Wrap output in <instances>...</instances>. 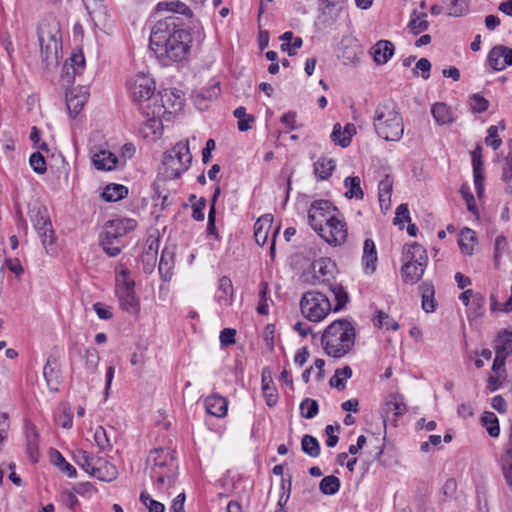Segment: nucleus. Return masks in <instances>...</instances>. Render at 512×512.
<instances>
[{
    "instance_id": "obj_1",
    "label": "nucleus",
    "mask_w": 512,
    "mask_h": 512,
    "mask_svg": "<svg viewBox=\"0 0 512 512\" xmlns=\"http://www.w3.org/2000/svg\"><path fill=\"white\" fill-rule=\"evenodd\" d=\"M192 45V36L177 16H166L158 20L150 35V46L158 58L180 62L187 58Z\"/></svg>"
},
{
    "instance_id": "obj_2",
    "label": "nucleus",
    "mask_w": 512,
    "mask_h": 512,
    "mask_svg": "<svg viewBox=\"0 0 512 512\" xmlns=\"http://www.w3.org/2000/svg\"><path fill=\"white\" fill-rule=\"evenodd\" d=\"M336 304L332 307L329 298L319 291H307L300 300V310L304 318L311 322L323 321L330 312L339 311L348 301V296L341 285L333 284L330 286Z\"/></svg>"
},
{
    "instance_id": "obj_3",
    "label": "nucleus",
    "mask_w": 512,
    "mask_h": 512,
    "mask_svg": "<svg viewBox=\"0 0 512 512\" xmlns=\"http://www.w3.org/2000/svg\"><path fill=\"white\" fill-rule=\"evenodd\" d=\"M356 331L347 319H338L329 324L321 337L325 353L333 358L347 355L355 344Z\"/></svg>"
},
{
    "instance_id": "obj_4",
    "label": "nucleus",
    "mask_w": 512,
    "mask_h": 512,
    "mask_svg": "<svg viewBox=\"0 0 512 512\" xmlns=\"http://www.w3.org/2000/svg\"><path fill=\"white\" fill-rule=\"evenodd\" d=\"M38 42L43 62L56 64L62 49V33L59 21L53 15L45 16L38 25Z\"/></svg>"
},
{
    "instance_id": "obj_5",
    "label": "nucleus",
    "mask_w": 512,
    "mask_h": 512,
    "mask_svg": "<svg viewBox=\"0 0 512 512\" xmlns=\"http://www.w3.org/2000/svg\"><path fill=\"white\" fill-rule=\"evenodd\" d=\"M147 463L151 478L159 490L170 488L177 476V463L174 453L168 448H158L150 452Z\"/></svg>"
},
{
    "instance_id": "obj_6",
    "label": "nucleus",
    "mask_w": 512,
    "mask_h": 512,
    "mask_svg": "<svg viewBox=\"0 0 512 512\" xmlns=\"http://www.w3.org/2000/svg\"><path fill=\"white\" fill-rule=\"evenodd\" d=\"M376 134L386 141H399L404 133L403 119L394 102L380 104L373 119Z\"/></svg>"
},
{
    "instance_id": "obj_7",
    "label": "nucleus",
    "mask_w": 512,
    "mask_h": 512,
    "mask_svg": "<svg viewBox=\"0 0 512 512\" xmlns=\"http://www.w3.org/2000/svg\"><path fill=\"white\" fill-rule=\"evenodd\" d=\"M192 163V154L189 140L177 142L164 153L162 161V174L166 179L175 180L185 173Z\"/></svg>"
},
{
    "instance_id": "obj_8",
    "label": "nucleus",
    "mask_w": 512,
    "mask_h": 512,
    "mask_svg": "<svg viewBox=\"0 0 512 512\" xmlns=\"http://www.w3.org/2000/svg\"><path fill=\"white\" fill-rule=\"evenodd\" d=\"M403 261L401 268L403 281L411 285L420 281L428 263L427 252L423 246L416 242L406 245L403 250Z\"/></svg>"
},
{
    "instance_id": "obj_9",
    "label": "nucleus",
    "mask_w": 512,
    "mask_h": 512,
    "mask_svg": "<svg viewBox=\"0 0 512 512\" xmlns=\"http://www.w3.org/2000/svg\"><path fill=\"white\" fill-rule=\"evenodd\" d=\"M115 293L121 309L131 315L140 311V300L135 293V281L123 265L116 268Z\"/></svg>"
},
{
    "instance_id": "obj_10",
    "label": "nucleus",
    "mask_w": 512,
    "mask_h": 512,
    "mask_svg": "<svg viewBox=\"0 0 512 512\" xmlns=\"http://www.w3.org/2000/svg\"><path fill=\"white\" fill-rule=\"evenodd\" d=\"M129 96L142 110L144 105L151 107L155 98L156 85L154 79L146 73L139 72L128 81Z\"/></svg>"
},
{
    "instance_id": "obj_11",
    "label": "nucleus",
    "mask_w": 512,
    "mask_h": 512,
    "mask_svg": "<svg viewBox=\"0 0 512 512\" xmlns=\"http://www.w3.org/2000/svg\"><path fill=\"white\" fill-rule=\"evenodd\" d=\"M29 216L44 248L48 253H53L56 237L47 209L41 205H34L29 210Z\"/></svg>"
},
{
    "instance_id": "obj_12",
    "label": "nucleus",
    "mask_w": 512,
    "mask_h": 512,
    "mask_svg": "<svg viewBox=\"0 0 512 512\" xmlns=\"http://www.w3.org/2000/svg\"><path fill=\"white\" fill-rule=\"evenodd\" d=\"M146 118L145 122L140 128V134L148 141H155L162 135L164 109L163 106L155 105L152 109L144 105L142 110H139Z\"/></svg>"
},
{
    "instance_id": "obj_13",
    "label": "nucleus",
    "mask_w": 512,
    "mask_h": 512,
    "mask_svg": "<svg viewBox=\"0 0 512 512\" xmlns=\"http://www.w3.org/2000/svg\"><path fill=\"white\" fill-rule=\"evenodd\" d=\"M339 210L328 200L314 201L308 210V222L312 229L322 231V227L339 214Z\"/></svg>"
},
{
    "instance_id": "obj_14",
    "label": "nucleus",
    "mask_w": 512,
    "mask_h": 512,
    "mask_svg": "<svg viewBox=\"0 0 512 512\" xmlns=\"http://www.w3.org/2000/svg\"><path fill=\"white\" fill-rule=\"evenodd\" d=\"M323 240L331 246H341L348 237V228L341 213L332 218L322 227V231L316 232Z\"/></svg>"
},
{
    "instance_id": "obj_15",
    "label": "nucleus",
    "mask_w": 512,
    "mask_h": 512,
    "mask_svg": "<svg viewBox=\"0 0 512 512\" xmlns=\"http://www.w3.org/2000/svg\"><path fill=\"white\" fill-rule=\"evenodd\" d=\"M184 103V97L179 90L176 89H165L160 92L151 103V109L157 106H163L164 118L170 120L172 114L177 113L182 109Z\"/></svg>"
},
{
    "instance_id": "obj_16",
    "label": "nucleus",
    "mask_w": 512,
    "mask_h": 512,
    "mask_svg": "<svg viewBox=\"0 0 512 512\" xmlns=\"http://www.w3.org/2000/svg\"><path fill=\"white\" fill-rule=\"evenodd\" d=\"M137 223L131 218H116L108 221L104 226L106 240H117L134 230Z\"/></svg>"
},
{
    "instance_id": "obj_17",
    "label": "nucleus",
    "mask_w": 512,
    "mask_h": 512,
    "mask_svg": "<svg viewBox=\"0 0 512 512\" xmlns=\"http://www.w3.org/2000/svg\"><path fill=\"white\" fill-rule=\"evenodd\" d=\"M88 97V89L83 86L71 88L66 93L67 109L72 118H75L82 111Z\"/></svg>"
},
{
    "instance_id": "obj_18",
    "label": "nucleus",
    "mask_w": 512,
    "mask_h": 512,
    "mask_svg": "<svg viewBox=\"0 0 512 512\" xmlns=\"http://www.w3.org/2000/svg\"><path fill=\"white\" fill-rule=\"evenodd\" d=\"M487 61L493 70H504L512 65V48L503 45L494 46L488 54Z\"/></svg>"
},
{
    "instance_id": "obj_19",
    "label": "nucleus",
    "mask_w": 512,
    "mask_h": 512,
    "mask_svg": "<svg viewBox=\"0 0 512 512\" xmlns=\"http://www.w3.org/2000/svg\"><path fill=\"white\" fill-rule=\"evenodd\" d=\"M214 298L221 308H227L232 305L234 300V289L229 277L223 276L219 279Z\"/></svg>"
},
{
    "instance_id": "obj_20",
    "label": "nucleus",
    "mask_w": 512,
    "mask_h": 512,
    "mask_svg": "<svg viewBox=\"0 0 512 512\" xmlns=\"http://www.w3.org/2000/svg\"><path fill=\"white\" fill-rule=\"evenodd\" d=\"M88 14L96 26L104 27L108 21V12L104 0H83Z\"/></svg>"
},
{
    "instance_id": "obj_21",
    "label": "nucleus",
    "mask_w": 512,
    "mask_h": 512,
    "mask_svg": "<svg viewBox=\"0 0 512 512\" xmlns=\"http://www.w3.org/2000/svg\"><path fill=\"white\" fill-rule=\"evenodd\" d=\"M101 481H112L117 476L116 467L105 459L98 457L94 460L93 466L88 473Z\"/></svg>"
},
{
    "instance_id": "obj_22",
    "label": "nucleus",
    "mask_w": 512,
    "mask_h": 512,
    "mask_svg": "<svg viewBox=\"0 0 512 512\" xmlns=\"http://www.w3.org/2000/svg\"><path fill=\"white\" fill-rule=\"evenodd\" d=\"M92 162L97 170L111 171L116 168L118 159L108 150H98L93 153Z\"/></svg>"
},
{
    "instance_id": "obj_23",
    "label": "nucleus",
    "mask_w": 512,
    "mask_h": 512,
    "mask_svg": "<svg viewBox=\"0 0 512 512\" xmlns=\"http://www.w3.org/2000/svg\"><path fill=\"white\" fill-rule=\"evenodd\" d=\"M356 134V128L354 124L348 123L345 125L344 129H342L339 123H336L333 126V131L331 133V140L341 147H347L351 143V139L353 135Z\"/></svg>"
},
{
    "instance_id": "obj_24",
    "label": "nucleus",
    "mask_w": 512,
    "mask_h": 512,
    "mask_svg": "<svg viewBox=\"0 0 512 512\" xmlns=\"http://www.w3.org/2000/svg\"><path fill=\"white\" fill-rule=\"evenodd\" d=\"M85 67V58L82 52L73 53L63 66V76L69 82L77 74H81Z\"/></svg>"
},
{
    "instance_id": "obj_25",
    "label": "nucleus",
    "mask_w": 512,
    "mask_h": 512,
    "mask_svg": "<svg viewBox=\"0 0 512 512\" xmlns=\"http://www.w3.org/2000/svg\"><path fill=\"white\" fill-rule=\"evenodd\" d=\"M371 53L378 65L386 64L394 54V45L388 40H380L372 47Z\"/></svg>"
},
{
    "instance_id": "obj_26",
    "label": "nucleus",
    "mask_w": 512,
    "mask_h": 512,
    "mask_svg": "<svg viewBox=\"0 0 512 512\" xmlns=\"http://www.w3.org/2000/svg\"><path fill=\"white\" fill-rule=\"evenodd\" d=\"M205 407L209 414L222 418L227 414L228 402L224 397L214 394L205 399Z\"/></svg>"
},
{
    "instance_id": "obj_27",
    "label": "nucleus",
    "mask_w": 512,
    "mask_h": 512,
    "mask_svg": "<svg viewBox=\"0 0 512 512\" xmlns=\"http://www.w3.org/2000/svg\"><path fill=\"white\" fill-rule=\"evenodd\" d=\"M377 251L375 243L371 239H366L363 247L362 263L367 274H372L376 269Z\"/></svg>"
},
{
    "instance_id": "obj_28",
    "label": "nucleus",
    "mask_w": 512,
    "mask_h": 512,
    "mask_svg": "<svg viewBox=\"0 0 512 512\" xmlns=\"http://www.w3.org/2000/svg\"><path fill=\"white\" fill-rule=\"evenodd\" d=\"M155 12L157 14L168 13V16H174L175 13L187 15L190 10L185 3L179 0H165L155 6Z\"/></svg>"
},
{
    "instance_id": "obj_29",
    "label": "nucleus",
    "mask_w": 512,
    "mask_h": 512,
    "mask_svg": "<svg viewBox=\"0 0 512 512\" xmlns=\"http://www.w3.org/2000/svg\"><path fill=\"white\" fill-rule=\"evenodd\" d=\"M431 114L438 125H449L455 120L452 109L442 102L433 104Z\"/></svg>"
},
{
    "instance_id": "obj_30",
    "label": "nucleus",
    "mask_w": 512,
    "mask_h": 512,
    "mask_svg": "<svg viewBox=\"0 0 512 512\" xmlns=\"http://www.w3.org/2000/svg\"><path fill=\"white\" fill-rule=\"evenodd\" d=\"M406 411L407 407L403 398L396 394L391 395L383 407L385 417H388L390 414H392L394 417H398L405 414Z\"/></svg>"
},
{
    "instance_id": "obj_31",
    "label": "nucleus",
    "mask_w": 512,
    "mask_h": 512,
    "mask_svg": "<svg viewBox=\"0 0 512 512\" xmlns=\"http://www.w3.org/2000/svg\"><path fill=\"white\" fill-rule=\"evenodd\" d=\"M272 225V217L265 215L260 217L254 225V237L257 244L263 246L268 238V233Z\"/></svg>"
},
{
    "instance_id": "obj_32",
    "label": "nucleus",
    "mask_w": 512,
    "mask_h": 512,
    "mask_svg": "<svg viewBox=\"0 0 512 512\" xmlns=\"http://www.w3.org/2000/svg\"><path fill=\"white\" fill-rule=\"evenodd\" d=\"M43 376L46 380L47 386L51 391H58L61 383V373L55 363L47 361L43 368Z\"/></svg>"
},
{
    "instance_id": "obj_33",
    "label": "nucleus",
    "mask_w": 512,
    "mask_h": 512,
    "mask_svg": "<svg viewBox=\"0 0 512 512\" xmlns=\"http://www.w3.org/2000/svg\"><path fill=\"white\" fill-rule=\"evenodd\" d=\"M336 168V163L332 158L320 157L314 163V174L318 180L328 179Z\"/></svg>"
},
{
    "instance_id": "obj_34",
    "label": "nucleus",
    "mask_w": 512,
    "mask_h": 512,
    "mask_svg": "<svg viewBox=\"0 0 512 512\" xmlns=\"http://www.w3.org/2000/svg\"><path fill=\"white\" fill-rule=\"evenodd\" d=\"M501 466L506 482L512 486V431L501 457Z\"/></svg>"
},
{
    "instance_id": "obj_35",
    "label": "nucleus",
    "mask_w": 512,
    "mask_h": 512,
    "mask_svg": "<svg viewBox=\"0 0 512 512\" xmlns=\"http://www.w3.org/2000/svg\"><path fill=\"white\" fill-rule=\"evenodd\" d=\"M477 243L475 232L470 228H464L460 233L459 246L466 255H472Z\"/></svg>"
},
{
    "instance_id": "obj_36",
    "label": "nucleus",
    "mask_w": 512,
    "mask_h": 512,
    "mask_svg": "<svg viewBox=\"0 0 512 512\" xmlns=\"http://www.w3.org/2000/svg\"><path fill=\"white\" fill-rule=\"evenodd\" d=\"M128 194V189L124 185L121 184H109L105 187L104 191L102 192L101 196L102 198L107 202H116L124 197H126Z\"/></svg>"
},
{
    "instance_id": "obj_37",
    "label": "nucleus",
    "mask_w": 512,
    "mask_h": 512,
    "mask_svg": "<svg viewBox=\"0 0 512 512\" xmlns=\"http://www.w3.org/2000/svg\"><path fill=\"white\" fill-rule=\"evenodd\" d=\"M429 27V22L427 21V14L424 12L413 11L410 16V21L408 24V28L414 35H418L424 31H426Z\"/></svg>"
},
{
    "instance_id": "obj_38",
    "label": "nucleus",
    "mask_w": 512,
    "mask_h": 512,
    "mask_svg": "<svg viewBox=\"0 0 512 512\" xmlns=\"http://www.w3.org/2000/svg\"><path fill=\"white\" fill-rule=\"evenodd\" d=\"M393 190V180L387 175L378 185V198L381 207L388 208Z\"/></svg>"
},
{
    "instance_id": "obj_39",
    "label": "nucleus",
    "mask_w": 512,
    "mask_h": 512,
    "mask_svg": "<svg viewBox=\"0 0 512 512\" xmlns=\"http://www.w3.org/2000/svg\"><path fill=\"white\" fill-rule=\"evenodd\" d=\"M422 295V308L425 312H434L436 308L434 300V287L431 283L424 282L419 287Z\"/></svg>"
},
{
    "instance_id": "obj_40",
    "label": "nucleus",
    "mask_w": 512,
    "mask_h": 512,
    "mask_svg": "<svg viewBox=\"0 0 512 512\" xmlns=\"http://www.w3.org/2000/svg\"><path fill=\"white\" fill-rule=\"evenodd\" d=\"M334 269V264L328 258H320L313 262L312 270L314 273H318L322 279L316 276L318 282L326 281V277L331 275Z\"/></svg>"
},
{
    "instance_id": "obj_41",
    "label": "nucleus",
    "mask_w": 512,
    "mask_h": 512,
    "mask_svg": "<svg viewBox=\"0 0 512 512\" xmlns=\"http://www.w3.org/2000/svg\"><path fill=\"white\" fill-rule=\"evenodd\" d=\"M496 354H502L507 357L512 352V332L504 330L501 332L495 341Z\"/></svg>"
},
{
    "instance_id": "obj_42",
    "label": "nucleus",
    "mask_w": 512,
    "mask_h": 512,
    "mask_svg": "<svg viewBox=\"0 0 512 512\" xmlns=\"http://www.w3.org/2000/svg\"><path fill=\"white\" fill-rule=\"evenodd\" d=\"M352 376V369L349 366L336 369L334 375L330 378V386L342 390L345 388V381Z\"/></svg>"
},
{
    "instance_id": "obj_43",
    "label": "nucleus",
    "mask_w": 512,
    "mask_h": 512,
    "mask_svg": "<svg viewBox=\"0 0 512 512\" xmlns=\"http://www.w3.org/2000/svg\"><path fill=\"white\" fill-rule=\"evenodd\" d=\"M280 39L283 41L281 45L282 51H287L290 56L295 54V50L302 46V39L294 37L291 31L285 32Z\"/></svg>"
},
{
    "instance_id": "obj_44",
    "label": "nucleus",
    "mask_w": 512,
    "mask_h": 512,
    "mask_svg": "<svg viewBox=\"0 0 512 512\" xmlns=\"http://www.w3.org/2000/svg\"><path fill=\"white\" fill-rule=\"evenodd\" d=\"M360 184H361V181L358 176L345 178L344 185L347 189L345 195L348 198L362 199L364 193L362 191Z\"/></svg>"
},
{
    "instance_id": "obj_45",
    "label": "nucleus",
    "mask_w": 512,
    "mask_h": 512,
    "mask_svg": "<svg viewBox=\"0 0 512 512\" xmlns=\"http://www.w3.org/2000/svg\"><path fill=\"white\" fill-rule=\"evenodd\" d=\"M481 422L491 437L499 436V422L497 416L493 412H485L481 417Z\"/></svg>"
},
{
    "instance_id": "obj_46",
    "label": "nucleus",
    "mask_w": 512,
    "mask_h": 512,
    "mask_svg": "<svg viewBox=\"0 0 512 512\" xmlns=\"http://www.w3.org/2000/svg\"><path fill=\"white\" fill-rule=\"evenodd\" d=\"M447 15L450 17H460L469 11L467 0H448Z\"/></svg>"
},
{
    "instance_id": "obj_47",
    "label": "nucleus",
    "mask_w": 512,
    "mask_h": 512,
    "mask_svg": "<svg viewBox=\"0 0 512 512\" xmlns=\"http://www.w3.org/2000/svg\"><path fill=\"white\" fill-rule=\"evenodd\" d=\"M319 489L324 495H334L340 489V480L333 475L326 476L320 481Z\"/></svg>"
},
{
    "instance_id": "obj_48",
    "label": "nucleus",
    "mask_w": 512,
    "mask_h": 512,
    "mask_svg": "<svg viewBox=\"0 0 512 512\" xmlns=\"http://www.w3.org/2000/svg\"><path fill=\"white\" fill-rule=\"evenodd\" d=\"M94 442L101 451H110L112 449V443L103 426L96 427L94 431Z\"/></svg>"
},
{
    "instance_id": "obj_49",
    "label": "nucleus",
    "mask_w": 512,
    "mask_h": 512,
    "mask_svg": "<svg viewBox=\"0 0 512 512\" xmlns=\"http://www.w3.org/2000/svg\"><path fill=\"white\" fill-rule=\"evenodd\" d=\"M299 408L301 416L306 419L314 418L319 412L318 402L311 398H305Z\"/></svg>"
},
{
    "instance_id": "obj_50",
    "label": "nucleus",
    "mask_w": 512,
    "mask_h": 512,
    "mask_svg": "<svg viewBox=\"0 0 512 512\" xmlns=\"http://www.w3.org/2000/svg\"><path fill=\"white\" fill-rule=\"evenodd\" d=\"M301 447L303 452L311 457H317L320 454L319 442L311 435H304L301 441Z\"/></svg>"
},
{
    "instance_id": "obj_51",
    "label": "nucleus",
    "mask_w": 512,
    "mask_h": 512,
    "mask_svg": "<svg viewBox=\"0 0 512 512\" xmlns=\"http://www.w3.org/2000/svg\"><path fill=\"white\" fill-rule=\"evenodd\" d=\"M374 325L379 328H385L386 330L391 329L394 331L399 328L398 322L391 319L390 316L383 311H377L374 318Z\"/></svg>"
},
{
    "instance_id": "obj_52",
    "label": "nucleus",
    "mask_w": 512,
    "mask_h": 512,
    "mask_svg": "<svg viewBox=\"0 0 512 512\" xmlns=\"http://www.w3.org/2000/svg\"><path fill=\"white\" fill-rule=\"evenodd\" d=\"M234 116L238 119V129L240 131H247L251 128V123L254 117L246 113L245 107H238L234 110Z\"/></svg>"
},
{
    "instance_id": "obj_53",
    "label": "nucleus",
    "mask_w": 512,
    "mask_h": 512,
    "mask_svg": "<svg viewBox=\"0 0 512 512\" xmlns=\"http://www.w3.org/2000/svg\"><path fill=\"white\" fill-rule=\"evenodd\" d=\"M271 379H267L265 376L262 377V390L266 403L268 406H274L277 402L278 396L273 387L270 386Z\"/></svg>"
},
{
    "instance_id": "obj_54",
    "label": "nucleus",
    "mask_w": 512,
    "mask_h": 512,
    "mask_svg": "<svg viewBox=\"0 0 512 512\" xmlns=\"http://www.w3.org/2000/svg\"><path fill=\"white\" fill-rule=\"evenodd\" d=\"M508 248V242L504 235H499L495 239L494 244V265L496 268L500 265V258Z\"/></svg>"
},
{
    "instance_id": "obj_55",
    "label": "nucleus",
    "mask_w": 512,
    "mask_h": 512,
    "mask_svg": "<svg viewBox=\"0 0 512 512\" xmlns=\"http://www.w3.org/2000/svg\"><path fill=\"white\" fill-rule=\"evenodd\" d=\"M490 308L493 312H504L509 313L512 312V286L510 291V296L507 301L500 303L494 295L490 297Z\"/></svg>"
},
{
    "instance_id": "obj_56",
    "label": "nucleus",
    "mask_w": 512,
    "mask_h": 512,
    "mask_svg": "<svg viewBox=\"0 0 512 512\" xmlns=\"http://www.w3.org/2000/svg\"><path fill=\"white\" fill-rule=\"evenodd\" d=\"M31 168L38 174H43L47 170L44 156L39 152H34L29 158Z\"/></svg>"
},
{
    "instance_id": "obj_57",
    "label": "nucleus",
    "mask_w": 512,
    "mask_h": 512,
    "mask_svg": "<svg viewBox=\"0 0 512 512\" xmlns=\"http://www.w3.org/2000/svg\"><path fill=\"white\" fill-rule=\"evenodd\" d=\"M75 458L76 462L82 467V469H84L85 472L89 473L93 466L94 460L97 459L98 457H94L86 451L79 450L75 455Z\"/></svg>"
},
{
    "instance_id": "obj_58",
    "label": "nucleus",
    "mask_w": 512,
    "mask_h": 512,
    "mask_svg": "<svg viewBox=\"0 0 512 512\" xmlns=\"http://www.w3.org/2000/svg\"><path fill=\"white\" fill-rule=\"evenodd\" d=\"M140 500L147 507L149 512H164L165 510L162 503L152 499L150 495L145 492L141 493Z\"/></svg>"
},
{
    "instance_id": "obj_59",
    "label": "nucleus",
    "mask_w": 512,
    "mask_h": 512,
    "mask_svg": "<svg viewBox=\"0 0 512 512\" xmlns=\"http://www.w3.org/2000/svg\"><path fill=\"white\" fill-rule=\"evenodd\" d=\"M470 107L472 111L481 113L488 109L489 102L483 96H480L479 94H473L470 97Z\"/></svg>"
},
{
    "instance_id": "obj_60",
    "label": "nucleus",
    "mask_w": 512,
    "mask_h": 512,
    "mask_svg": "<svg viewBox=\"0 0 512 512\" xmlns=\"http://www.w3.org/2000/svg\"><path fill=\"white\" fill-rule=\"evenodd\" d=\"M54 462L69 477L76 476V469L69 464L58 451H55Z\"/></svg>"
},
{
    "instance_id": "obj_61",
    "label": "nucleus",
    "mask_w": 512,
    "mask_h": 512,
    "mask_svg": "<svg viewBox=\"0 0 512 512\" xmlns=\"http://www.w3.org/2000/svg\"><path fill=\"white\" fill-rule=\"evenodd\" d=\"M487 133L488 135L485 138V143L489 146H492L494 150H497L502 144V140L498 138V126H490Z\"/></svg>"
},
{
    "instance_id": "obj_62",
    "label": "nucleus",
    "mask_w": 512,
    "mask_h": 512,
    "mask_svg": "<svg viewBox=\"0 0 512 512\" xmlns=\"http://www.w3.org/2000/svg\"><path fill=\"white\" fill-rule=\"evenodd\" d=\"M501 179L506 183L512 180V152H510L502 161Z\"/></svg>"
},
{
    "instance_id": "obj_63",
    "label": "nucleus",
    "mask_w": 512,
    "mask_h": 512,
    "mask_svg": "<svg viewBox=\"0 0 512 512\" xmlns=\"http://www.w3.org/2000/svg\"><path fill=\"white\" fill-rule=\"evenodd\" d=\"M460 193H461L462 198L464 199V201H465V203L467 205V209L470 212H472V213H476L477 208H476V205H475L474 196L471 193L469 186H467L465 184L462 185L461 188H460Z\"/></svg>"
},
{
    "instance_id": "obj_64",
    "label": "nucleus",
    "mask_w": 512,
    "mask_h": 512,
    "mask_svg": "<svg viewBox=\"0 0 512 512\" xmlns=\"http://www.w3.org/2000/svg\"><path fill=\"white\" fill-rule=\"evenodd\" d=\"M173 257H174V255L172 252H170L166 249L162 251L161 258L159 261V271L160 272L165 271L166 273H168L171 270L172 265H173Z\"/></svg>"
}]
</instances>
